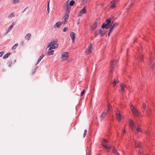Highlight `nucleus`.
<instances>
[{"label": "nucleus", "instance_id": "1", "mask_svg": "<svg viewBox=\"0 0 155 155\" xmlns=\"http://www.w3.org/2000/svg\"><path fill=\"white\" fill-rule=\"evenodd\" d=\"M128 122L130 127L132 131H134L136 129V131L135 132L136 134L139 132H143L142 130L140 127V125L136 123H134L133 121L130 119L129 120Z\"/></svg>", "mask_w": 155, "mask_h": 155}, {"label": "nucleus", "instance_id": "2", "mask_svg": "<svg viewBox=\"0 0 155 155\" xmlns=\"http://www.w3.org/2000/svg\"><path fill=\"white\" fill-rule=\"evenodd\" d=\"M117 61L116 60H115L113 61H112L110 63L109 75V78H110V79H111L112 78L111 74L113 72V70L117 68Z\"/></svg>", "mask_w": 155, "mask_h": 155}, {"label": "nucleus", "instance_id": "3", "mask_svg": "<svg viewBox=\"0 0 155 155\" xmlns=\"http://www.w3.org/2000/svg\"><path fill=\"white\" fill-rule=\"evenodd\" d=\"M111 21V18H109L106 20V23H103L101 26V28H105L106 29H108L110 26Z\"/></svg>", "mask_w": 155, "mask_h": 155}, {"label": "nucleus", "instance_id": "4", "mask_svg": "<svg viewBox=\"0 0 155 155\" xmlns=\"http://www.w3.org/2000/svg\"><path fill=\"white\" fill-rule=\"evenodd\" d=\"M130 108L132 113L136 117L138 116L140 114V112L138 111L137 110L134 106H133L131 104L130 105Z\"/></svg>", "mask_w": 155, "mask_h": 155}, {"label": "nucleus", "instance_id": "5", "mask_svg": "<svg viewBox=\"0 0 155 155\" xmlns=\"http://www.w3.org/2000/svg\"><path fill=\"white\" fill-rule=\"evenodd\" d=\"M58 41L57 39H55V41H53L49 43L48 46V48L52 47V48L55 49L57 48L58 46V45L56 44Z\"/></svg>", "mask_w": 155, "mask_h": 155}, {"label": "nucleus", "instance_id": "6", "mask_svg": "<svg viewBox=\"0 0 155 155\" xmlns=\"http://www.w3.org/2000/svg\"><path fill=\"white\" fill-rule=\"evenodd\" d=\"M149 62L151 68L153 69L155 67V60L153 59L151 55L150 56Z\"/></svg>", "mask_w": 155, "mask_h": 155}, {"label": "nucleus", "instance_id": "7", "mask_svg": "<svg viewBox=\"0 0 155 155\" xmlns=\"http://www.w3.org/2000/svg\"><path fill=\"white\" fill-rule=\"evenodd\" d=\"M115 113L116 114L117 119L119 122H120L121 120V115L120 111L118 109H116L115 110Z\"/></svg>", "mask_w": 155, "mask_h": 155}, {"label": "nucleus", "instance_id": "8", "mask_svg": "<svg viewBox=\"0 0 155 155\" xmlns=\"http://www.w3.org/2000/svg\"><path fill=\"white\" fill-rule=\"evenodd\" d=\"M64 9L66 11V13H70L71 8L68 6V2L64 4Z\"/></svg>", "mask_w": 155, "mask_h": 155}, {"label": "nucleus", "instance_id": "9", "mask_svg": "<svg viewBox=\"0 0 155 155\" xmlns=\"http://www.w3.org/2000/svg\"><path fill=\"white\" fill-rule=\"evenodd\" d=\"M62 57L61 59L62 61L67 60L68 57V52H64L62 54Z\"/></svg>", "mask_w": 155, "mask_h": 155}, {"label": "nucleus", "instance_id": "10", "mask_svg": "<svg viewBox=\"0 0 155 155\" xmlns=\"http://www.w3.org/2000/svg\"><path fill=\"white\" fill-rule=\"evenodd\" d=\"M107 142V141L105 140H103L102 141V145L103 146H104L106 149L108 151H109V150L111 149V147H108L106 144Z\"/></svg>", "mask_w": 155, "mask_h": 155}, {"label": "nucleus", "instance_id": "11", "mask_svg": "<svg viewBox=\"0 0 155 155\" xmlns=\"http://www.w3.org/2000/svg\"><path fill=\"white\" fill-rule=\"evenodd\" d=\"M92 49L93 48L92 45L91 44L89 46L88 48L86 50L85 52L87 54H89L91 53V52Z\"/></svg>", "mask_w": 155, "mask_h": 155}, {"label": "nucleus", "instance_id": "12", "mask_svg": "<svg viewBox=\"0 0 155 155\" xmlns=\"http://www.w3.org/2000/svg\"><path fill=\"white\" fill-rule=\"evenodd\" d=\"M120 86L121 87V91L123 93L125 91V89L127 88V87L123 83H121L120 84Z\"/></svg>", "mask_w": 155, "mask_h": 155}, {"label": "nucleus", "instance_id": "13", "mask_svg": "<svg viewBox=\"0 0 155 155\" xmlns=\"http://www.w3.org/2000/svg\"><path fill=\"white\" fill-rule=\"evenodd\" d=\"M107 114V113H106L104 111L102 114L101 115L100 117V120L101 121L105 117V116Z\"/></svg>", "mask_w": 155, "mask_h": 155}, {"label": "nucleus", "instance_id": "14", "mask_svg": "<svg viewBox=\"0 0 155 155\" xmlns=\"http://www.w3.org/2000/svg\"><path fill=\"white\" fill-rule=\"evenodd\" d=\"M70 36L72 41L74 43V42L75 38V34L74 32H71L70 34Z\"/></svg>", "mask_w": 155, "mask_h": 155}, {"label": "nucleus", "instance_id": "15", "mask_svg": "<svg viewBox=\"0 0 155 155\" xmlns=\"http://www.w3.org/2000/svg\"><path fill=\"white\" fill-rule=\"evenodd\" d=\"M52 47H50L49 48L48 51L47 52V54L48 55H52L54 52V51L53 50H52Z\"/></svg>", "mask_w": 155, "mask_h": 155}, {"label": "nucleus", "instance_id": "16", "mask_svg": "<svg viewBox=\"0 0 155 155\" xmlns=\"http://www.w3.org/2000/svg\"><path fill=\"white\" fill-rule=\"evenodd\" d=\"M97 23L96 22H95L92 25L91 27V29L93 30H95L97 27Z\"/></svg>", "mask_w": 155, "mask_h": 155}, {"label": "nucleus", "instance_id": "17", "mask_svg": "<svg viewBox=\"0 0 155 155\" xmlns=\"http://www.w3.org/2000/svg\"><path fill=\"white\" fill-rule=\"evenodd\" d=\"M69 14L70 13H66L64 16V24H65L66 22L68 20L69 15Z\"/></svg>", "mask_w": 155, "mask_h": 155}, {"label": "nucleus", "instance_id": "18", "mask_svg": "<svg viewBox=\"0 0 155 155\" xmlns=\"http://www.w3.org/2000/svg\"><path fill=\"white\" fill-rule=\"evenodd\" d=\"M135 146L136 148L140 147L141 146V144L140 142H138L137 141H135Z\"/></svg>", "mask_w": 155, "mask_h": 155}, {"label": "nucleus", "instance_id": "19", "mask_svg": "<svg viewBox=\"0 0 155 155\" xmlns=\"http://www.w3.org/2000/svg\"><path fill=\"white\" fill-rule=\"evenodd\" d=\"M100 35V29L96 30L95 32V37H96L99 35Z\"/></svg>", "mask_w": 155, "mask_h": 155}, {"label": "nucleus", "instance_id": "20", "mask_svg": "<svg viewBox=\"0 0 155 155\" xmlns=\"http://www.w3.org/2000/svg\"><path fill=\"white\" fill-rule=\"evenodd\" d=\"M61 22L60 21H58L56 23V25H54L55 28H59L61 25Z\"/></svg>", "mask_w": 155, "mask_h": 155}, {"label": "nucleus", "instance_id": "21", "mask_svg": "<svg viewBox=\"0 0 155 155\" xmlns=\"http://www.w3.org/2000/svg\"><path fill=\"white\" fill-rule=\"evenodd\" d=\"M31 36V34L30 33H28L26 34L25 39L28 40H29L30 39V37Z\"/></svg>", "mask_w": 155, "mask_h": 155}, {"label": "nucleus", "instance_id": "22", "mask_svg": "<svg viewBox=\"0 0 155 155\" xmlns=\"http://www.w3.org/2000/svg\"><path fill=\"white\" fill-rule=\"evenodd\" d=\"M80 12H81V13L83 14H85L86 12V7H84L82 10H81Z\"/></svg>", "mask_w": 155, "mask_h": 155}, {"label": "nucleus", "instance_id": "23", "mask_svg": "<svg viewBox=\"0 0 155 155\" xmlns=\"http://www.w3.org/2000/svg\"><path fill=\"white\" fill-rule=\"evenodd\" d=\"M113 151L115 155H120L119 153L117 152L116 149L114 148L113 149Z\"/></svg>", "mask_w": 155, "mask_h": 155}, {"label": "nucleus", "instance_id": "24", "mask_svg": "<svg viewBox=\"0 0 155 155\" xmlns=\"http://www.w3.org/2000/svg\"><path fill=\"white\" fill-rule=\"evenodd\" d=\"M137 60H140L141 61H143V56L141 54L138 57Z\"/></svg>", "mask_w": 155, "mask_h": 155}, {"label": "nucleus", "instance_id": "25", "mask_svg": "<svg viewBox=\"0 0 155 155\" xmlns=\"http://www.w3.org/2000/svg\"><path fill=\"white\" fill-rule=\"evenodd\" d=\"M12 26H10L9 27L7 31L6 32L5 35L8 34L9 32L12 30Z\"/></svg>", "mask_w": 155, "mask_h": 155}, {"label": "nucleus", "instance_id": "26", "mask_svg": "<svg viewBox=\"0 0 155 155\" xmlns=\"http://www.w3.org/2000/svg\"><path fill=\"white\" fill-rule=\"evenodd\" d=\"M10 54V53H7L6 54H5V55L3 56V59H6L7 58Z\"/></svg>", "mask_w": 155, "mask_h": 155}, {"label": "nucleus", "instance_id": "27", "mask_svg": "<svg viewBox=\"0 0 155 155\" xmlns=\"http://www.w3.org/2000/svg\"><path fill=\"white\" fill-rule=\"evenodd\" d=\"M44 56V55H42L40 57L39 59H38V62L36 64V65H37L39 62L41 61V60L42 59V58H43Z\"/></svg>", "mask_w": 155, "mask_h": 155}, {"label": "nucleus", "instance_id": "28", "mask_svg": "<svg viewBox=\"0 0 155 155\" xmlns=\"http://www.w3.org/2000/svg\"><path fill=\"white\" fill-rule=\"evenodd\" d=\"M19 2V0H12V3L13 4L18 3Z\"/></svg>", "mask_w": 155, "mask_h": 155}, {"label": "nucleus", "instance_id": "29", "mask_svg": "<svg viewBox=\"0 0 155 155\" xmlns=\"http://www.w3.org/2000/svg\"><path fill=\"white\" fill-rule=\"evenodd\" d=\"M105 33L104 31H102L100 29V36H102L104 35Z\"/></svg>", "mask_w": 155, "mask_h": 155}, {"label": "nucleus", "instance_id": "30", "mask_svg": "<svg viewBox=\"0 0 155 155\" xmlns=\"http://www.w3.org/2000/svg\"><path fill=\"white\" fill-rule=\"evenodd\" d=\"M113 80L114 81L112 82V84L113 86H114L117 84V81L115 79H114Z\"/></svg>", "mask_w": 155, "mask_h": 155}, {"label": "nucleus", "instance_id": "31", "mask_svg": "<svg viewBox=\"0 0 155 155\" xmlns=\"http://www.w3.org/2000/svg\"><path fill=\"white\" fill-rule=\"evenodd\" d=\"M111 5L110 6V8H114L115 7V6L116 5L115 4V3H114L113 2L112 3H111Z\"/></svg>", "mask_w": 155, "mask_h": 155}, {"label": "nucleus", "instance_id": "32", "mask_svg": "<svg viewBox=\"0 0 155 155\" xmlns=\"http://www.w3.org/2000/svg\"><path fill=\"white\" fill-rule=\"evenodd\" d=\"M75 2L74 0H71L70 1L69 3V5L70 6H73Z\"/></svg>", "mask_w": 155, "mask_h": 155}, {"label": "nucleus", "instance_id": "33", "mask_svg": "<svg viewBox=\"0 0 155 155\" xmlns=\"http://www.w3.org/2000/svg\"><path fill=\"white\" fill-rule=\"evenodd\" d=\"M110 110V104H107V111L106 112L107 114L109 112V111Z\"/></svg>", "mask_w": 155, "mask_h": 155}, {"label": "nucleus", "instance_id": "34", "mask_svg": "<svg viewBox=\"0 0 155 155\" xmlns=\"http://www.w3.org/2000/svg\"><path fill=\"white\" fill-rule=\"evenodd\" d=\"M134 1V0H131V2L130 3V5H129V7L127 8L128 9H130V8L132 6V5L133 4V3Z\"/></svg>", "mask_w": 155, "mask_h": 155}, {"label": "nucleus", "instance_id": "35", "mask_svg": "<svg viewBox=\"0 0 155 155\" xmlns=\"http://www.w3.org/2000/svg\"><path fill=\"white\" fill-rule=\"evenodd\" d=\"M118 25V24L117 23H114L112 25H111V27L112 28H114L115 27H116Z\"/></svg>", "mask_w": 155, "mask_h": 155}, {"label": "nucleus", "instance_id": "36", "mask_svg": "<svg viewBox=\"0 0 155 155\" xmlns=\"http://www.w3.org/2000/svg\"><path fill=\"white\" fill-rule=\"evenodd\" d=\"M49 3H50V1H48V7H47V10H48V13H49Z\"/></svg>", "mask_w": 155, "mask_h": 155}, {"label": "nucleus", "instance_id": "37", "mask_svg": "<svg viewBox=\"0 0 155 155\" xmlns=\"http://www.w3.org/2000/svg\"><path fill=\"white\" fill-rule=\"evenodd\" d=\"M18 45V44H16L12 47V49L13 50H15V49L17 47V46Z\"/></svg>", "mask_w": 155, "mask_h": 155}, {"label": "nucleus", "instance_id": "38", "mask_svg": "<svg viewBox=\"0 0 155 155\" xmlns=\"http://www.w3.org/2000/svg\"><path fill=\"white\" fill-rule=\"evenodd\" d=\"M118 2V0H114L113 1L111 2H110V3H112L113 2L115 3L116 5V3H117Z\"/></svg>", "mask_w": 155, "mask_h": 155}, {"label": "nucleus", "instance_id": "39", "mask_svg": "<svg viewBox=\"0 0 155 155\" xmlns=\"http://www.w3.org/2000/svg\"><path fill=\"white\" fill-rule=\"evenodd\" d=\"M151 110L150 109H149L147 110V114L149 116H150V115L151 114Z\"/></svg>", "mask_w": 155, "mask_h": 155}, {"label": "nucleus", "instance_id": "40", "mask_svg": "<svg viewBox=\"0 0 155 155\" xmlns=\"http://www.w3.org/2000/svg\"><path fill=\"white\" fill-rule=\"evenodd\" d=\"M15 16V15H14L13 13H12L10 14L9 16H8V18H9L13 17Z\"/></svg>", "mask_w": 155, "mask_h": 155}, {"label": "nucleus", "instance_id": "41", "mask_svg": "<svg viewBox=\"0 0 155 155\" xmlns=\"http://www.w3.org/2000/svg\"><path fill=\"white\" fill-rule=\"evenodd\" d=\"M85 93V90H83V91H82V92L81 93V96H83Z\"/></svg>", "mask_w": 155, "mask_h": 155}, {"label": "nucleus", "instance_id": "42", "mask_svg": "<svg viewBox=\"0 0 155 155\" xmlns=\"http://www.w3.org/2000/svg\"><path fill=\"white\" fill-rule=\"evenodd\" d=\"M4 51H2L0 52V57H1L2 56V55L4 54Z\"/></svg>", "mask_w": 155, "mask_h": 155}, {"label": "nucleus", "instance_id": "43", "mask_svg": "<svg viewBox=\"0 0 155 155\" xmlns=\"http://www.w3.org/2000/svg\"><path fill=\"white\" fill-rule=\"evenodd\" d=\"M38 67V66H37V67H36L35 68L33 71V73H32V74H33L34 73H35V72L36 71V70L37 69V68Z\"/></svg>", "mask_w": 155, "mask_h": 155}, {"label": "nucleus", "instance_id": "44", "mask_svg": "<svg viewBox=\"0 0 155 155\" xmlns=\"http://www.w3.org/2000/svg\"><path fill=\"white\" fill-rule=\"evenodd\" d=\"M67 30V28L66 27H64L63 29V31L64 32H65Z\"/></svg>", "mask_w": 155, "mask_h": 155}, {"label": "nucleus", "instance_id": "45", "mask_svg": "<svg viewBox=\"0 0 155 155\" xmlns=\"http://www.w3.org/2000/svg\"><path fill=\"white\" fill-rule=\"evenodd\" d=\"M82 14L81 13V12L80 11V12L78 13V17L81 16L82 15Z\"/></svg>", "mask_w": 155, "mask_h": 155}, {"label": "nucleus", "instance_id": "46", "mask_svg": "<svg viewBox=\"0 0 155 155\" xmlns=\"http://www.w3.org/2000/svg\"><path fill=\"white\" fill-rule=\"evenodd\" d=\"M114 28H112V27H110V29L109 31L110 32H112V31H113Z\"/></svg>", "mask_w": 155, "mask_h": 155}, {"label": "nucleus", "instance_id": "47", "mask_svg": "<svg viewBox=\"0 0 155 155\" xmlns=\"http://www.w3.org/2000/svg\"><path fill=\"white\" fill-rule=\"evenodd\" d=\"M146 105L145 104H143V108L145 109L146 108Z\"/></svg>", "mask_w": 155, "mask_h": 155}, {"label": "nucleus", "instance_id": "48", "mask_svg": "<svg viewBox=\"0 0 155 155\" xmlns=\"http://www.w3.org/2000/svg\"><path fill=\"white\" fill-rule=\"evenodd\" d=\"M15 25V23L13 22L12 24L10 26H12V27H13V26Z\"/></svg>", "mask_w": 155, "mask_h": 155}, {"label": "nucleus", "instance_id": "49", "mask_svg": "<svg viewBox=\"0 0 155 155\" xmlns=\"http://www.w3.org/2000/svg\"><path fill=\"white\" fill-rule=\"evenodd\" d=\"M86 134V133H85L84 132V133L83 134V137H85Z\"/></svg>", "mask_w": 155, "mask_h": 155}, {"label": "nucleus", "instance_id": "50", "mask_svg": "<svg viewBox=\"0 0 155 155\" xmlns=\"http://www.w3.org/2000/svg\"><path fill=\"white\" fill-rule=\"evenodd\" d=\"M83 2L84 3H86L87 2V0H83Z\"/></svg>", "mask_w": 155, "mask_h": 155}, {"label": "nucleus", "instance_id": "51", "mask_svg": "<svg viewBox=\"0 0 155 155\" xmlns=\"http://www.w3.org/2000/svg\"><path fill=\"white\" fill-rule=\"evenodd\" d=\"M21 45H24V42L23 41H22L21 43Z\"/></svg>", "mask_w": 155, "mask_h": 155}, {"label": "nucleus", "instance_id": "52", "mask_svg": "<svg viewBox=\"0 0 155 155\" xmlns=\"http://www.w3.org/2000/svg\"><path fill=\"white\" fill-rule=\"evenodd\" d=\"M12 63H11L9 64V66H11L12 65Z\"/></svg>", "mask_w": 155, "mask_h": 155}, {"label": "nucleus", "instance_id": "53", "mask_svg": "<svg viewBox=\"0 0 155 155\" xmlns=\"http://www.w3.org/2000/svg\"><path fill=\"white\" fill-rule=\"evenodd\" d=\"M25 10H25V9H24V10L22 11V12H23V13L25 11Z\"/></svg>", "mask_w": 155, "mask_h": 155}, {"label": "nucleus", "instance_id": "54", "mask_svg": "<svg viewBox=\"0 0 155 155\" xmlns=\"http://www.w3.org/2000/svg\"><path fill=\"white\" fill-rule=\"evenodd\" d=\"M87 130H84V132L85 133H87Z\"/></svg>", "mask_w": 155, "mask_h": 155}, {"label": "nucleus", "instance_id": "55", "mask_svg": "<svg viewBox=\"0 0 155 155\" xmlns=\"http://www.w3.org/2000/svg\"><path fill=\"white\" fill-rule=\"evenodd\" d=\"M111 32H110V31L109 32V33H108V36H110V33H111Z\"/></svg>", "mask_w": 155, "mask_h": 155}, {"label": "nucleus", "instance_id": "56", "mask_svg": "<svg viewBox=\"0 0 155 155\" xmlns=\"http://www.w3.org/2000/svg\"><path fill=\"white\" fill-rule=\"evenodd\" d=\"M123 134H124L125 133V130L123 131Z\"/></svg>", "mask_w": 155, "mask_h": 155}, {"label": "nucleus", "instance_id": "57", "mask_svg": "<svg viewBox=\"0 0 155 155\" xmlns=\"http://www.w3.org/2000/svg\"><path fill=\"white\" fill-rule=\"evenodd\" d=\"M28 8V7H27L25 8V10L27 9Z\"/></svg>", "mask_w": 155, "mask_h": 155}, {"label": "nucleus", "instance_id": "58", "mask_svg": "<svg viewBox=\"0 0 155 155\" xmlns=\"http://www.w3.org/2000/svg\"><path fill=\"white\" fill-rule=\"evenodd\" d=\"M145 155H148V154H146Z\"/></svg>", "mask_w": 155, "mask_h": 155}]
</instances>
